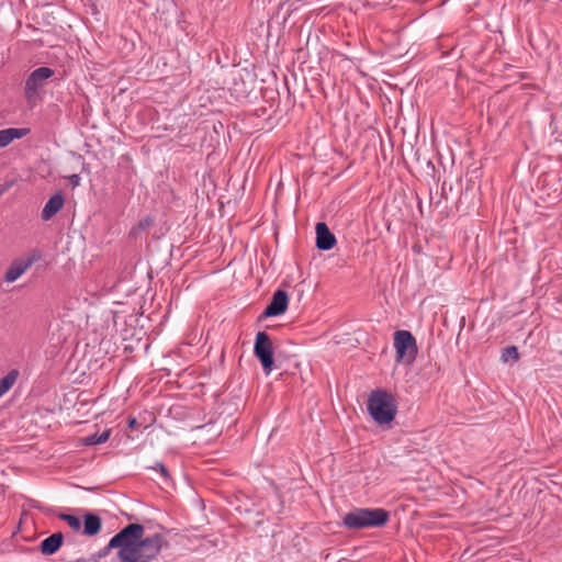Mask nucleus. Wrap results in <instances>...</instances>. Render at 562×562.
<instances>
[{
    "label": "nucleus",
    "mask_w": 562,
    "mask_h": 562,
    "mask_svg": "<svg viewBox=\"0 0 562 562\" xmlns=\"http://www.w3.org/2000/svg\"><path fill=\"white\" fill-rule=\"evenodd\" d=\"M58 517L63 521H66L72 530H75V531L80 530L81 520L79 517H77L75 515H70V514H65V513L59 514Z\"/></svg>",
    "instance_id": "nucleus-16"
},
{
    "label": "nucleus",
    "mask_w": 562,
    "mask_h": 562,
    "mask_svg": "<svg viewBox=\"0 0 562 562\" xmlns=\"http://www.w3.org/2000/svg\"><path fill=\"white\" fill-rule=\"evenodd\" d=\"M42 258L40 250H32L26 258L14 260L4 274V280L9 283L18 280L31 266Z\"/></svg>",
    "instance_id": "nucleus-7"
},
{
    "label": "nucleus",
    "mask_w": 562,
    "mask_h": 562,
    "mask_svg": "<svg viewBox=\"0 0 562 562\" xmlns=\"http://www.w3.org/2000/svg\"><path fill=\"white\" fill-rule=\"evenodd\" d=\"M19 371L13 369L0 379V397H2L14 385L19 378Z\"/></svg>",
    "instance_id": "nucleus-14"
},
{
    "label": "nucleus",
    "mask_w": 562,
    "mask_h": 562,
    "mask_svg": "<svg viewBox=\"0 0 562 562\" xmlns=\"http://www.w3.org/2000/svg\"><path fill=\"white\" fill-rule=\"evenodd\" d=\"M148 469L157 471L165 483L170 481V474L168 469L161 462H156L155 465L148 467Z\"/></svg>",
    "instance_id": "nucleus-18"
},
{
    "label": "nucleus",
    "mask_w": 562,
    "mask_h": 562,
    "mask_svg": "<svg viewBox=\"0 0 562 562\" xmlns=\"http://www.w3.org/2000/svg\"><path fill=\"white\" fill-rule=\"evenodd\" d=\"M316 247L319 250H330L336 245V237L324 222L316 224Z\"/></svg>",
    "instance_id": "nucleus-9"
},
{
    "label": "nucleus",
    "mask_w": 562,
    "mask_h": 562,
    "mask_svg": "<svg viewBox=\"0 0 562 562\" xmlns=\"http://www.w3.org/2000/svg\"><path fill=\"white\" fill-rule=\"evenodd\" d=\"M136 425H137V420H136L135 418H131V419L128 420V427H130V428H135V427H136Z\"/></svg>",
    "instance_id": "nucleus-20"
},
{
    "label": "nucleus",
    "mask_w": 562,
    "mask_h": 562,
    "mask_svg": "<svg viewBox=\"0 0 562 562\" xmlns=\"http://www.w3.org/2000/svg\"><path fill=\"white\" fill-rule=\"evenodd\" d=\"M110 435H111V430L105 429L101 434H92V435L85 437L82 439V441H83V445H86V446H97V445L106 442L108 439L110 438Z\"/></svg>",
    "instance_id": "nucleus-15"
},
{
    "label": "nucleus",
    "mask_w": 562,
    "mask_h": 562,
    "mask_svg": "<svg viewBox=\"0 0 562 562\" xmlns=\"http://www.w3.org/2000/svg\"><path fill=\"white\" fill-rule=\"evenodd\" d=\"M254 353L259 359L263 372L271 373L274 363V350L272 341L266 331H258L254 345Z\"/></svg>",
    "instance_id": "nucleus-4"
},
{
    "label": "nucleus",
    "mask_w": 562,
    "mask_h": 562,
    "mask_svg": "<svg viewBox=\"0 0 562 562\" xmlns=\"http://www.w3.org/2000/svg\"><path fill=\"white\" fill-rule=\"evenodd\" d=\"M145 528L140 524H128L113 536L109 543L98 552L99 558L106 557L117 549L122 562H150L155 560L165 542L160 533L144 537Z\"/></svg>",
    "instance_id": "nucleus-1"
},
{
    "label": "nucleus",
    "mask_w": 562,
    "mask_h": 562,
    "mask_svg": "<svg viewBox=\"0 0 562 562\" xmlns=\"http://www.w3.org/2000/svg\"><path fill=\"white\" fill-rule=\"evenodd\" d=\"M390 514L384 508H353L342 517V526L349 530L379 528L384 526Z\"/></svg>",
    "instance_id": "nucleus-2"
},
{
    "label": "nucleus",
    "mask_w": 562,
    "mask_h": 562,
    "mask_svg": "<svg viewBox=\"0 0 562 562\" xmlns=\"http://www.w3.org/2000/svg\"><path fill=\"white\" fill-rule=\"evenodd\" d=\"M68 180H69V183L75 188V187H78L80 184V176L77 175V173H74L71 176L68 177Z\"/></svg>",
    "instance_id": "nucleus-19"
},
{
    "label": "nucleus",
    "mask_w": 562,
    "mask_h": 562,
    "mask_svg": "<svg viewBox=\"0 0 562 562\" xmlns=\"http://www.w3.org/2000/svg\"><path fill=\"white\" fill-rule=\"evenodd\" d=\"M102 520L94 513H86L83 515V530L82 533L88 537H93L101 531Z\"/></svg>",
    "instance_id": "nucleus-12"
},
{
    "label": "nucleus",
    "mask_w": 562,
    "mask_h": 562,
    "mask_svg": "<svg viewBox=\"0 0 562 562\" xmlns=\"http://www.w3.org/2000/svg\"><path fill=\"white\" fill-rule=\"evenodd\" d=\"M55 71L49 67H38L33 70L24 85L25 98L31 101L35 99L40 91L46 86L47 80L54 76Z\"/></svg>",
    "instance_id": "nucleus-6"
},
{
    "label": "nucleus",
    "mask_w": 562,
    "mask_h": 562,
    "mask_svg": "<svg viewBox=\"0 0 562 562\" xmlns=\"http://www.w3.org/2000/svg\"><path fill=\"white\" fill-rule=\"evenodd\" d=\"M29 133L26 128H5L0 131V148L8 146L13 139L21 138Z\"/></svg>",
    "instance_id": "nucleus-13"
},
{
    "label": "nucleus",
    "mask_w": 562,
    "mask_h": 562,
    "mask_svg": "<svg viewBox=\"0 0 562 562\" xmlns=\"http://www.w3.org/2000/svg\"><path fill=\"white\" fill-rule=\"evenodd\" d=\"M64 542V536L61 532H55L50 535L49 537L45 538L41 544L40 550L45 555H53L55 554Z\"/></svg>",
    "instance_id": "nucleus-11"
},
{
    "label": "nucleus",
    "mask_w": 562,
    "mask_h": 562,
    "mask_svg": "<svg viewBox=\"0 0 562 562\" xmlns=\"http://www.w3.org/2000/svg\"><path fill=\"white\" fill-rule=\"evenodd\" d=\"M367 409L376 424L384 425L394 420L397 413V404L390 392L379 389L370 393Z\"/></svg>",
    "instance_id": "nucleus-3"
},
{
    "label": "nucleus",
    "mask_w": 562,
    "mask_h": 562,
    "mask_svg": "<svg viewBox=\"0 0 562 562\" xmlns=\"http://www.w3.org/2000/svg\"><path fill=\"white\" fill-rule=\"evenodd\" d=\"M65 198L61 192H57L52 195L48 201L45 203L41 217L43 221H49L53 216H55L64 206Z\"/></svg>",
    "instance_id": "nucleus-10"
},
{
    "label": "nucleus",
    "mask_w": 562,
    "mask_h": 562,
    "mask_svg": "<svg viewBox=\"0 0 562 562\" xmlns=\"http://www.w3.org/2000/svg\"><path fill=\"white\" fill-rule=\"evenodd\" d=\"M519 359L518 349L515 346H508L503 349L502 360L504 362L517 361Z\"/></svg>",
    "instance_id": "nucleus-17"
},
{
    "label": "nucleus",
    "mask_w": 562,
    "mask_h": 562,
    "mask_svg": "<svg viewBox=\"0 0 562 562\" xmlns=\"http://www.w3.org/2000/svg\"><path fill=\"white\" fill-rule=\"evenodd\" d=\"M7 188H3L0 190V196L2 195V193L5 191Z\"/></svg>",
    "instance_id": "nucleus-21"
},
{
    "label": "nucleus",
    "mask_w": 562,
    "mask_h": 562,
    "mask_svg": "<svg viewBox=\"0 0 562 562\" xmlns=\"http://www.w3.org/2000/svg\"><path fill=\"white\" fill-rule=\"evenodd\" d=\"M289 305V295L284 290H277L270 303L266 306L261 317H274L285 313Z\"/></svg>",
    "instance_id": "nucleus-8"
},
{
    "label": "nucleus",
    "mask_w": 562,
    "mask_h": 562,
    "mask_svg": "<svg viewBox=\"0 0 562 562\" xmlns=\"http://www.w3.org/2000/svg\"><path fill=\"white\" fill-rule=\"evenodd\" d=\"M394 347L396 350V361L407 360L412 362L417 355L416 339L408 330L395 331Z\"/></svg>",
    "instance_id": "nucleus-5"
}]
</instances>
